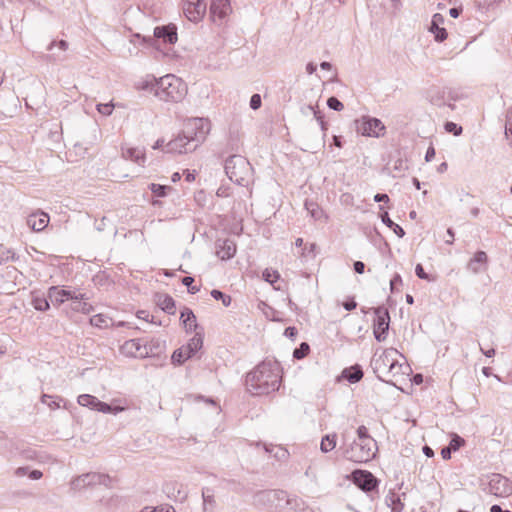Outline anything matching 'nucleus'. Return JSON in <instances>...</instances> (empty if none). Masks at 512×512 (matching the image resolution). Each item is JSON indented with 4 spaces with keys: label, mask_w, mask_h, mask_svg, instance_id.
Masks as SVG:
<instances>
[{
    "label": "nucleus",
    "mask_w": 512,
    "mask_h": 512,
    "mask_svg": "<svg viewBox=\"0 0 512 512\" xmlns=\"http://www.w3.org/2000/svg\"><path fill=\"white\" fill-rule=\"evenodd\" d=\"M280 366L276 361H263L246 376V387L252 395H266L279 389Z\"/></svg>",
    "instance_id": "nucleus-1"
},
{
    "label": "nucleus",
    "mask_w": 512,
    "mask_h": 512,
    "mask_svg": "<svg viewBox=\"0 0 512 512\" xmlns=\"http://www.w3.org/2000/svg\"><path fill=\"white\" fill-rule=\"evenodd\" d=\"M139 88L153 92L161 101L173 103L182 101L187 94L186 83L173 74H167L159 79H146L141 82Z\"/></svg>",
    "instance_id": "nucleus-2"
},
{
    "label": "nucleus",
    "mask_w": 512,
    "mask_h": 512,
    "mask_svg": "<svg viewBox=\"0 0 512 512\" xmlns=\"http://www.w3.org/2000/svg\"><path fill=\"white\" fill-rule=\"evenodd\" d=\"M398 351L390 348L380 354L375 353L371 360V367L378 379L389 382L387 378L402 372V364H399L396 355Z\"/></svg>",
    "instance_id": "nucleus-3"
},
{
    "label": "nucleus",
    "mask_w": 512,
    "mask_h": 512,
    "mask_svg": "<svg viewBox=\"0 0 512 512\" xmlns=\"http://www.w3.org/2000/svg\"><path fill=\"white\" fill-rule=\"evenodd\" d=\"M225 173L228 178L240 186L247 187L252 181L253 168L241 155H232L225 161Z\"/></svg>",
    "instance_id": "nucleus-4"
},
{
    "label": "nucleus",
    "mask_w": 512,
    "mask_h": 512,
    "mask_svg": "<svg viewBox=\"0 0 512 512\" xmlns=\"http://www.w3.org/2000/svg\"><path fill=\"white\" fill-rule=\"evenodd\" d=\"M377 451L375 440H354L345 450L344 457L350 461L363 463L374 458Z\"/></svg>",
    "instance_id": "nucleus-5"
},
{
    "label": "nucleus",
    "mask_w": 512,
    "mask_h": 512,
    "mask_svg": "<svg viewBox=\"0 0 512 512\" xmlns=\"http://www.w3.org/2000/svg\"><path fill=\"white\" fill-rule=\"evenodd\" d=\"M210 131V122L204 118H191L185 122L182 134L192 143L194 150L201 144Z\"/></svg>",
    "instance_id": "nucleus-6"
},
{
    "label": "nucleus",
    "mask_w": 512,
    "mask_h": 512,
    "mask_svg": "<svg viewBox=\"0 0 512 512\" xmlns=\"http://www.w3.org/2000/svg\"><path fill=\"white\" fill-rule=\"evenodd\" d=\"M486 493L496 497L506 498L512 495V482L505 476L492 473L481 480Z\"/></svg>",
    "instance_id": "nucleus-7"
},
{
    "label": "nucleus",
    "mask_w": 512,
    "mask_h": 512,
    "mask_svg": "<svg viewBox=\"0 0 512 512\" xmlns=\"http://www.w3.org/2000/svg\"><path fill=\"white\" fill-rule=\"evenodd\" d=\"M203 346V336L201 333H196L189 342L181 348L174 351L172 355V362L182 364L198 352Z\"/></svg>",
    "instance_id": "nucleus-8"
},
{
    "label": "nucleus",
    "mask_w": 512,
    "mask_h": 512,
    "mask_svg": "<svg viewBox=\"0 0 512 512\" xmlns=\"http://www.w3.org/2000/svg\"><path fill=\"white\" fill-rule=\"evenodd\" d=\"M357 133L368 137H380L385 130V126L378 118L363 116L355 121Z\"/></svg>",
    "instance_id": "nucleus-9"
},
{
    "label": "nucleus",
    "mask_w": 512,
    "mask_h": 512,
    "mask_svg": "<svg viewBox=\"0 0 512 512\" xmlns=\"http://www.w3.org/2000/svg\"><path fill=\"white\" fill-rule=\"evenodd\" d=\"M376 318L373 323V334L377 341L383 342L387 338V333L390 324V315L388 309L379 306L374 309Z\"/></svg>",
    "instance_id": "nucleus-10"
},
{
    "label": "nucleus",
    "mask_w": 512,
    "mask_h": 512,
    "mask_svg": "<svg viewBox=\"0 0 512 512\" xmlns=\"http://www.w3.org/2000/svg\"><path fill=\"white\" fill-rule=\"evenodd\" d=\"M110 481V477L106 474L90 472L74 478L71 481V488L79 491L93 485L109 486Z\"/></svg>",
    "instance_id": "nucleus-11"
},
{
    "label": "nucleus",
    "mask_w": 512,
    "mask_h": 512,
    "mask_svg": "<svg viewBox=\"0 0 512 512\" xmlns=\"http://www.w3.org/2000/svg\"><path fill=\"white\" fill-rule=\"evenodd\" d=\"M353 483L364 492H372L377 489L378 479L367 470H354L350 475Z\"/></svg>",
    "instance_id": "nucleus-12"
},
{
    "label": "nucleus",
    "mask_w": 512,
    "mask_h": 512,
    "mask_svg": "<svg viewBox=\"0 0 512 512\" xmlns=\"http://www.w3.org/2000/svg\"><path fill=\"white\" fill-rule=\"evenodd\" d=\"M48 298L53 305H60L66 300H85L87 297L83 293H77L73 290L60 289L57 286H52L48 290Z\"/></svg>",
    "instance_id": "nucleus-13"
},
{
    "label": "nucleus",
    "mask_w": 512,
    "mask_h": 512,
    "mask_svg": "<svg viewBox=\"0 0 512 512\" xmlns=\"http://www.w3.org/2000/svg\"><path fill=\"white\" fill-rule=\"evenodd\" d=\"M206 9L207 5L204 0H186L183 7L186 17L194 23L204 17Z\"/></svg>",
    "instance_id": "nucleus-14"
},
{
    "label": "nucleus",
    "mask_w": 512,
    "mask_h": 512,
    "mask_svg": "<svg viewBox=\"0 0 512 512\" xmlns=\"http://www.w3.org/2000/svg\"><path fill=\"white\" fill-rule=\"evenodd\" d=\"M121 353L129 357L145 358L149 357L151 349L147 351L143 345V339H130L121 346Z\"/></svg>",
    "instance_id": "nucleus-15"
},
{
    "label": "nucleus",
    "mask_w": 512,
    "mask_h": 512,
    "mask_svg": "<svg viewBox=\"0 0 512 512\" xmlns=\"http://www.w3.org/2000/svg\"><path fill=\"white\" fill-rule=\"evenodd\" d=\"M192 143H190L184 135L180 133L176 138L172 139L166 144V152L170 153H187L194 150L192 148Z\"/></svg>",
    "instance_id": "nucleus-16"
},
{
    "label": "nucleus",
    "mask_w": 512,
    "mask_h": 512,
    "mask_svg": "<svg viewBox=\"0 0 512 512\" xmlns=\"http://www.w3.org/2000/svg\"><path fill=\"white\" fill-rule=\"evenodd\" d=\"M446 94L448 95V98L450 100H456V97L453 95L452 91L446 92L445 90H441V89L430 90L429 100L435 106H438V107L448 106L449 108H451L453 110L455 108V105L446 102Z\"/></svg>",
    "instance_id": "nucleus-17"
},
{
    "label": "nucleus",
    "mask_w": 512,
    "mask_h": 512,
    "mask_svg": "<svg viewBox=\"0 0 512 512\" xmlns=\"http://www.w3.org/2000/svg\"><path fill=\"white\" fill-rule=\"evenodd\" d=\"M231 10L229 0H211L210 15L213 21H216V18L222 20L231 12Z\"/></svg>",
    "instance_id": "nucleus-18"
},
{
    "label": "nucleus",
    "mask_w": 512,
    "mask_h": 512,
    "mask_svg": "<svg viewBox=\"0 0 512 512\" xmlns=\"http://www.w3.org/2000/svg\"><path fill=\"white\" fill-rule=\"evenodd\" d=\"M488 256L484 251H477L467 264V269L473 274L484 272L487 269Z\"/></svg>",
    "instance_id": "nucleus-19"
},
{
    "label": "nucleus",
    "mask_w": 512,
    "mask_h": 512,
    "mask_svg": "<svg viewBox=\"0 0 512 512\" xmlns=\"http://www.w3.org/2000/svg\"><path fill=\"white\" fill-rule=\"evenodd\" d=\"M444 23V17L440 13H436L432 17L429 31L434 34V39L437 42H443L447 39L448 33L445 28L440 27Z\"/></svg>",
    "instance_id": "nucleus-20"
},
{
    "label": "nucleus",
    "mask_w": 512,
    "mask_h": 512,
    "mask_svg": "<svg viewBox=\"0 0 512 512\" xmlns=\"http://www.w3.org/2000/svg\"><path fill=\"white\" fill-rule=\"evenodd\" d=\"M217 256L222 260H228L234 257L236 253V244L233 240L225 239L223 241H217Z\"/></svg>",
    "instance_id": "nucleus-21"
},
{
    "label": "nucleus",
    "mask_w": 512,
    "mask_h": 512,
    "mask_svg": "<svg viewBox=\"0 0 512 512\" xmlns=\"http://www.w3.org/2000/svg\"><path fill=\"white\" fill-rule=\"evenodd\" d=\"M154 36L165 43L174 44L177 41V28L175 25L158 26L154 29Z\"/></svg>",
    "instance_id": "nucleus-22"
},
{
    "label": "nucleus",
    "mask_w": 512,
    "mask_h": 512,
    "mask_svg": "<svg viewBox=\"0 0 512 512\" xmlns=\"http://www.w3.org/2000/svg\"><path fill=\"white\" fill-rule=\"evenodd\" d=\"M49 223V216L46 213L31 214L27 219V225L34 231H42Z\"/></svg>",
    "instance_id": "nucleus-23"
},
{
    "label": "nucleus",
    "mask_w": 512,
    "mask_h": 512,
    "mask_svg": "<svg viewBox=\"0 0 512 512\" xmlns=\"http://www.w3.org/2000/svg\"><path fill=\"white\" fill-rule=\"evenodd\" d=\"M156 304L168 314L173 315L176 312L175 301L168 294H157Z\"/></svg>",
    "instance_id": "nucleus-24"
},
{
    "label": "nucleus",
    "mask_w": 512,
    "mask_h": 512,
    "mask_svg": "<svg viewBox=\"0 0 512 512\" xmlns=\"http://www.w3.org/2000/svg\"><path fill=\"white\" fill-rule=\"evenodd\" d=\"M180 319L182 320L187 331H192V330L197 329L198 325L196 322V316L194 315V313L191 309L185 307L181 311Z\"/></svg>",
    "instance_id": "nucleus-25"
},
{
    "label": "nucleus",
    "mask_w": 512,
    "mask_h": 512,
    "mask_svg": "<svg viewBox=\"0 0 512 512\" xmlns=\"http://www.w3.org/2000/svg\"><path fill=\"white\" fill-rule=\"evenodd\" d=\"M342 377L350 383H357L363 377V371L360 366L355 365L350 368H346L342 372Z\"/></svg>",
    "instance_id": "nucleus-26"
},
{
    "label": "nucleus",
    "mask_w": 512,
    "mask_h": 512,
    "mask_svg": "<svg viewBox=\"0 0 512 512\" xmlns=\"http://www.w3.org/2000/svg\"><path fill=\"white\" fill-rule=\"evenodd\" d=\"M202 499H203V511H207L208 509H213L216 505V501L214 498V490L209 487H204L202 489Z\"/></svg>",
    "instance_id": "nucleus-27"
},
{
    "label": "nucleus",
    "mask_w": 512,
    "mask_h": 512,
    "mask_svg": "<svg viewBox=\"0 0 512 512\" xmlns=\"http://www.w3.org/2000/svg\"><path fill=\"white\" fill-rule=\"evenodd\" d=\"M123 156L126 159H130L134 161L137 164H143L145 160L144 153L138 149V148H128L125 151H123Z\"/></svg>",
    "instance_id": "nucleus-28"
},
{
    "label": "nucleus",
    "mask_w": 512,
    "mask_h": 512,
    "mask_svg": "<svg viewBox=\"0 0 512 512\" xmlns=\"http://www.w3.org/2000/svg\"><path fill=\"white\" fill-rule=\"evenodd\" d=\"M386 504L391 507L392 512H401L403 510V503L400 497L394 492H389L385 498Z\"/></svg>",
    "instance_id": "nucleus-29"
},
{
    "label": "nucleus",
    "mask_w": 512,
    "mask_h": 512,
    "mask_svg": "<svg viewBox=\"0 0 512 512\" xmlns=\"http://www.w3.org/2000/svg\"><path fill=\"white\" fill-rule=\"evenodd\" d=\"M98 401L99 399L97 397L90 394H81L77 398V402L79 405L83 407H88L92 410H96Z\"/></svg>",
    "instance_id": "nucleus-30"
},
{
    "label": "nucleus",
    "mask_w": 512,
    "mask_h": 512,
    "mask_svg": "<svg viewBox=\"0 0 512 512\" xmlns=\"http://www.w3.org/2000/svg\"><path fill=\"white\" fill-rule=\"evenodd\" d=\"M336 447V434L325 435L320 444V449L323 453H328Z\"/></svg>",
    "instance_id": "nucleus-31"
},
{
    "label": "nucleus",
    "mask_w": 512,
    "mask_h": 512,
    "mask_svg": "<svg viewBox=\"0 0 512 512\" xmlns=\"http://www.w3.org/2000/svg\"><path fill=\"white\" fill-rule=\"evenodd\" d=\"M407 169H408L407 162L401 158H398L393 163V166L390 171V175L394 178L400 177L404 174V172Z\"/></svg>",
    "instance_id": "nucleus-32"
},
{
    "label": "nucleus",
    "mask_w": 512,
    "mask_h": 512,
    "mask_svg": "<svg viewBox=\"0 0 512 512\" xmlns=\"http://www.w3.org/2000/svg\"><path fill=\"white\" fill-rule=\"evenodd\" d=\"M96 411L106 413V414L110 413V414L116 415V414L124 411V407H122V406H114L113 407L110 404L99 400L97 403Z\"/></svg>",
    "instance_id": "nucleus-33"
},
{
    "label": "nucleus",
    "mask_w": 512,
    "mask_h": 512,
    "mask_svg": "<svg viewBox=\"0 0 512 512\" xmlns=\"http://www.w3.org/2000/svg\"><path fill=\"white\" fill-rule=\"evenodd\" d=\"M286 512H308V510L303 507V502L301 500L287 499Z\"/></svg>",
    "instance_id": "nucleus-34"
},
{
    "label": "nucleus",
    "mask_w": 512,
    "mask_h": 512,
    "mask_svg": "<svg viewBox=\"0 0 512 512\" xmlns=\"http://www.w3.org/2000/svg\"><path fill=\"white\" fill-rule=\"evenodd\" d=\"M143 345L145 346V348H147V351L151 349V353L149 354V356L157 355L163 349V344L158 339H152L150 341L143 340Z\"/></svg>",
    "instance_id": "nucleus-35"
},
{
    "label": "nucleus",
    "mask_w": 512,
    "mask_h": 512,
    "mask_svg": "<svg viewBox=\"0 0 512 512\" xmlns=\"http://www.w3.org/2000/svg\"><path fill=\"white\" fill-rule=\"evenodd\" d=\"M19 260V255L16 254L12 249L0 250V265L6 264L9 261L16 262Z\"/></svg>",
    "instance_id": "nucleus-36"
},
{
    "label": "nucleus",
    "mask_w": 512,
    "mask_h": 512,
    "mask_svg": "<svg viewBox=\"0 0 512 512\" xmlns=\"http://www.w3.org/2000/svg\"><path fill=\"white\" fill-rule=\"evenodd\" d=\"M151 192L157 197H165L168 191L172 190L171 186L151 183L149 185Z\"/></svg>",
    "instance_id": "nucleus-37"
},
{
    "label": "nucleus",
    "mask_w": 512,
    "mask_h": 512,
    "mask_svg": "<svg viewBox=\"0 0 512 512\" xmlns=\"http://www.w3.org/2000/svg\"><path fill=\"white\" fill-rule=\"evenodd\" d=\"M110 319L103 315V314H97L90 318L91 325L99 328H105L108 326Z\"/></svg>",
    "instance_id": "nucleus-38"
},
{
    "label": "nucleus",
    "mask_w": 512,
    "mask_h": 512,
    "mask_svg": "<svg viewBox=\"0 0 512 512\" xmlns=\"http://www.w3.org/2000/svg\"><path fill=\"white\" fill-rule=\"evenodd\" d=\"M72 310L76 312H81L83 314H89L92 312L93 307L91 304L84 302L82 300H75V303L72 306Z\"/></svg>",
    "instance_id": "nucleus-39"
},
{
    "label": "nucleus",
    "mask_w": 512,
    "mask_h": 512,
    "mask_svg": "<svg viewBox=\"0 0 512 512\" xmlns=\"http://www.w3.org/2000/svg\"><path fill=\"white\" fill-rule=\"evenodd\" d=\"M210 294L215 300H220L225 307L230 306L232 299L229 295L217 289H213Z\"/></svg>",
    "instance_id": "nucleus-40"
},
{
    "label": "nucleus",
    "mask_w": 512,
    "mask_h": 512,
    "mask_svg": "<svg viewBox=\"0 0 512 512\" xmlns=\"http://www.w3.org/2000/svg\"><path fill=\"white\" fill-rule=\"evenodd\" d=\"M464 444L465 440L462 437L456 433L451 434V440L448 446L453 452L459 450Z\"/></svg>",
    "instance_id": "nucleus-41"
},
{
    "label": "nucleus",
    "mask_w": 512,
    "mask_h": 512,
    "mask_svg": "<svg viewBox=\"0 0 512 512\" xmlns=\"http://www.w3.org/2000/svg\"><path fill=\"white\" fill-rule=\"evenodd\" d=\"M32 304L34 308L38 311H46L50 307L48 300L42 297L33 298Z\"/></svg>",
    "instance_id": "nucleus-42"
},
{
    "label": "nucleus",
    "mask_w": 512,
    "mask_h": 512,
    "mask_svg": "<svg viewBox=\"0 0 512 512\" xmlns=\"http://www.w3.org/2000/svg\"><path fill=\"white\" fill-rule=\"evenodd\" d=\"M262 277L265 281L274 284L280 278V274L276 270L265 269L262 273Z\"/></svg>",
    "instance_id": "nucleus-43"
},
{
    "label": "nucleus",
    "mask_w": 512,
    "mask_h": 512,
    "mask_svg": "<svg viewBox=\"0 0 512 512\" xmlns=\"http://www.w3.org/2000/svg\"><path fill=\"white\" fill-rule=\"evenodd\" d=\"M310 347L306 342H302L298 348L293 351V357L302 359L309 353Z\"/></svg>",
    "instance_id": "nucleus-44"
},
{
    "label": "nucleus",
    "mask_w": 512,
    "mask_h": 512,
    "mask_svg": "<svg viewBox=\"0 0 512 512\" xmlns=\"http://www.w3.org/2000/svg\"><path fill=\"white\" fill-rule=\"evenodd\" d=\"M181 282H182L183 285H185L188 288V292L190 294H196L200 290L199 286H194L193 285L194 278L191 277V276L183 277Z\"/></svg>",
    "instance_id": "nucleus-45"
},
{
    "label": "nucleus",
    "mask_w": 512,
    "mask_h": 512,
    "mask_svg": "<svg viewBox=\"0 0 512 512\" xmlns=\"http://www.w3.org/2000/svg\"><path fill=\"white\" fill-rule=\"evenodd\" d=\"M327 106L335 111H341L344 108L343 103L336 97L332 96L327 99Z\"/></svg>",
    "instance_id": "nucleus-46"
},
{
    "label": "nucleus",
    "mask_w": 512,
    "mask_h": 512,
    "mask_svg": "<svg viewBox=\"0 0 512 512\" xmlns=\"http://www.w3.org/2000/svg\"><path fill=\"white\" fill-rule=\"evenodd\" d=\"M305 207L310 212L311 216L314 219H320V217L323 214V211L317 205H315L313 203L309 204L306 202Z\"/></svg>",
    "instance_id": "nucleus-47"
},
{
    "label": "nucleus",
    "mask_w": 512,
    "mask_h": 512,
    "mask_svg": "<svg viewBox=\"0 0 512 512\" xmlns=\"http://www.w3.org/2000/svg\"><path fill=\"white\" fill-rule=\"evenodd\" d=\"M113 108H114V105L111 102L105 103V104L100 103L97 105V111L105 116L111 115Z\"/></svg>",
    "instance_id": "nucleus-48"
},
{
    "label": "nucleus",
    "mask_w": 512,
    "mask_h": 512,
    "mask_svg": "<svg viewBox=\"0 0 512 512\" xmlns=\"http://www.w3.org/2000/svg\"><path fill=\"white\" fill-rule=\"evenodd\" d=\"M445 130L447 132H451L453 133L454 135L458 136L462 133V127L461 126H458L456 123L454 122H446L445 124Z\"/></svg>",
    "instance_id": "nucleus-49"
},
{
    "label": "nucleus",
    "mask_w": 512,
    "mask_h": 512,
    "mask_svg": "<svg viewBox=\"0 0 512 512\" xmlns=\"http://www.w3.org/2000/svg\"><path fill=\"white\" fill-rule=\"evenodd\" d=\"M415 273H416L417 277H419L420 279L427 280V281H433L434 280V278H432L429 274H427L424 271V268H423V266L421 264H417L416 265Z\"/></svg>",
    "instance_id": "nucleus-50"
},
{
    "label": "nucleus",
    "mask_w": 512,
    "mask_h": 512,
    "mask_svg": "<svg viewBox=\"0 0 512 512\" xmlns=\"http://www.w3.org/2000/svg\"><path fill=\"white\" fill-rule=\"evenodd\" d=\"M374 440L369 434L365 426H359L357 429V438L355 440Z\"/></svg>",
    "instance_id": "nucleus-51"
},
{
    "label": "nucleus",
    "mask_w": 512,
    "mask_h": 512,
    "mask_svg": "<svg viewBox=\"0 0 512 512\" xmlns=\"http://www.w3.org/2000/svg\"><path fill=\"white\" fill-rule=\"evenodd\" d=\"M261 104H262L261 96L259 94H253L251 96L250 102H249L250 108L253 110H257L261 107Z\"/></svg>",
    "instance_id": "nucleus-52"
},
{
    "label": "nucleus",
    "mask_w": 512,
    "mask_h": 512,
    "mask_svg": "<svg viewBox=\"0 0 512 512\" xmlns=\"http://www.w3.org/2000/svg\"><path fill=\"white\" fill-rule=\"evenodd\" d=\"M402 284V277L399 274H395L392 279L390 280V290L392 293H394L395 288L397 285Z\"/></svg>",
    "instance_id": "nucleus-53"
},
{
    "label": "nucleus",
    "mask_w": 512,
    "mask_h": 512,
    "mask_svg": "<svg viewBox=\"0 0 512 512\" xmlns=\"http://www.w3.org/2000/svg\"><path fill=\"white\" fill-rule=\"evenodd\" d=\"M54 46H58L59 49L65 51L68 49V43L65 40H60L59 42H51L48 46V50H52Z\"/></svg>",
    "instance_id": "nucleus-54"
},
{
    "label": "nucleus",
    "mask_w": 512,
    "mask_h": 512,
    "mask_svg": "<svg viewBox=\"0 0 512 512\" xmlns=\"http://www.w3.org/2000/svg\"><path fill=\"white\" fill-rule=\"evenodd\" d=\"M50 400L51 401L48 403V406L53 410L58 409L60 407V402L63 401L59 396H53Z\"/></svg>",
    "instance_id": "nucleus-55"
},
{
    "label": "nucleus",
    "mask_w": 512,
    "mask_h": 512,
    "mask_svg": "<svg viewBox=\"0 0 512 512\" xmlns=\"http://www.w3.org/2000/svg\"><path fill=\"white\" fill-rule=\"evenodd\" d=\"M381 220L387 227H393L394 222L390 219L388 212H383L381 214Z\"/></svg>",
    "instance_id": "nucleus-56"
},
{
    "label": "nucleus",
    "mask_w": 512,
    "mask_h": 512,
    "mask_svg": "<svg viewBox=\"0 0 512 512\" xmlns=\"http://www.w3.org/2000/svg\"><path fill=\"white\" fill-rule=\"evenodd\" d=\"M354 271L358 274L364 273L365 264L362 261H355L353 264Z\"/></svg>",
    "instance_id": "nucleus-57"
},
{
    "label": "nucleus",
    "mask_w": 512,
    "mask_h": 512,
    "mask_svg": "<svg viewBox=\"0 0 512 512\" xmlns=\"http://www.w3.org/2000/svg\"><path fill=\"white\" fill-rule=\"evenodd\" d=\"M390 228L393 230V232H394V233H395L399 238L404 237V235H405V231H404V229H403L400 225H398V224L394 223L393 227H390Z\"/></svg>",
    "instance_id": "nucleus-58"
},
{
    "label": "nucleus",
    "mask_w": 512,
    "mask_h": 512,
    "mask_svg": "<svg viewBox=\"0 0 512 512\" xmlns=\"http://www.w3.org/2000/svg\"><path fill=\"white\" fill-rule=\"evenodd\" d=\"M343 307L347 311H352L357 307V303L355 302L354 299H350L343 303Z\"/></svg>",
    "instance_id": "nucleus-59"
},
{
    "label": "nucleus",
    "mask_w": 512,
    "mask_h": 512,
    "mask_svg": "<svg viewBox=\"0 0 512 512\" xmlns=\"http://www.w3.org/2000/svg\"><path fill=\"white\" fill-rule=\"evenodd\" d=\"M389 196L387 194H382V193H378L374 196V201L375 202H384V203H387L389 202Z\"/></svg>",
    "instance_id": "nucleus-60"
},
{
    "label": "nucleus",
    "mask_w": 512,
    "mask_h": 512,
    "mask_svg": "<svg viewBox=\"0 0 512 512\" xmlns=\"http://www.w3.org/2000/svg\"><path fill=\"white\" fill-rule=\"evenodd\" d=\"M274 456L279 460H283V459L287 458L288 452L285 449L278 448V450H277V452H275Z\"/></svg>",
    "instance_id": "nucleus-61"
},
{
    "label": "nucleus",
    "mask_w": 512,
    "mask_h": 512,
    "mask_svg": "<svg viewBox=\"0 0 512 512\" xmlns=\"http://www.w3.org/2000/svg\"><path fill=\"white\" fill-rule=\"evenodd\" d=\"M434 157H435V149L432 146H430L426 151L425 160L427 162H430Z\"/></svg>",
    "instance_id": "nucleus-62"
},
{
    "label": "nucleus",
    "mask_w": 512,
    "mask_h": 512,
    "mask_svg": "<svg viewBox=\"0 0 512 512\" xmlns=\"http://www.w3.org/2000/svg\"><path fill=\"white\" fill-rule=\"evenodd\" d=\"M284 335L293 338L297 335V329L295 327H287L284 331Z\"/></svg>",
    "instance_id": "nucleus-63"
},
{
    "label": "nucleus",
    "mask_w": 512,
    "mask_h": 512,
    "mask_svg": "<svg viewBox=\"0 0 512 512\" xmlns=\"http://www.w3.org/2000/svg\"><path fill=\"white\" fill-rule=\"evenodd\" d=\"M452 450L449 448V446L443 447L441 450V456L443 459L448 460L451 458Z\"/></svg>",
    "instance_id": "nucleus-64"
}]
</instances>
